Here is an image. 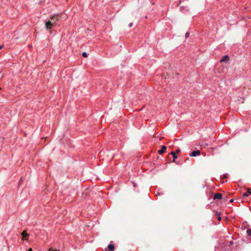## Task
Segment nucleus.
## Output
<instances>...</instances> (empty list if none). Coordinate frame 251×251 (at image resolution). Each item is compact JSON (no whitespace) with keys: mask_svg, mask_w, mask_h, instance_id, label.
<instances>
[{"mask_svg":"<svg viewBox=\"0 0 251 251\" xmlns=\"http://www.w3.org/2000/svg\"><path fill=\"white\" fill-rule=\"evenodd\" d=\"M251 193V189L250 188H248V190H247V192H246V193H244L243 194V196L244 197H247L249 196V194H250Z\"/></svg>","mask_w":251,"mask_h":251,"instance_id":"6e6552de","label":"nucleus"},{"mask_svg":"<svg viewBox=\"0 0 251 251\" xmlns=\"http://www.w3.org/2000/svg\"><path fill=\"white\" fill-rule=\"evenodd\" d=\"M233 201V199H231V200H230V202H232Z\"/></svg>","mask_w":251,"mask_h":251,"instance_id":"4be33fe9","label":"nucleus"},{"mask_svg":"<svg viewBox=\"0 0 251 251\" xmlns=\"http://www.w3.org/2000/svg\"><path fill=\"white\" fill-rule=\"evenodd\" d=\"M28 251H32V250L31 248H29L28 250Z\"/></svg>","mask_w":251,"mask_h":251,"instance_id":"412c9836","label":"nucleus"},{"mask_svg":"<svg viewBox=\"0 0 251 251\" xmlns=\"http://www.w3.org/2000/svg\"><path fill=\"white\" fill-rule=\"evenodd\" d=\"M222 198V195L221 193H216L214 195L213 199L214 200L215 199H218L221 200Z\"/></svg>","mask_w":251,"mask_h":251,"instance_id":"39448f33","label":"nucleus"},{"mask_svg":"<svg viewBox=\"0 0 251 251\" xmlns=\"http://www.w3.org/2000/svg\"><path fill=\"white\" fill-rule=\"evenodd\" d=\"M171 154L173 155V157L174 158L173 162L175 161V159L177 158V156L176 155V153L174 152H171Z\"/></svg>","mask_w":251,"mask_h":251,"instance_id":"9d476101","label":"nucleus"},{"mask_svg":"<svg viewBox=\"0 0 251 251\" xmlns=\"http://www.w3.org/2000/svg\"><path fill=\"white\" fill-rule=\"evenodd\" d=\"M215 215L217 216H219L220 215V214L219 213H218V212H216V213H215Z\"/></svg>","mask_w":251,"mask_h":251,"instance_id":"2eb2a0df","label":"nucleus"},{"mask_svg":"<svg viewBox=\"0 0 251 251\" xmlns=\"http://www.w3.org/2000/svg\"><path fill=\"white\" fill-rule=\"evenodd\" d=\"M22 240H27L26 237H27L28 236V234L26 233L25 231H24L22 233Z\"/></svg>","mask_w":251,"mask_h":251,"instance_id":"0eeeda50","label":"nucleus"},{"mask_svg":"<svg viewBox=\"0 0 251 251\" xmlns=\"http://www.w3.org/2000/svg\"><path fill=\"white\" fill-rule=\"evenodd\" d=\"M228 176V175L227 174L224 175V177L225 178H227Z\"/></svg>","mask_w":251,"mask_h":251,"instance_id":"dca6fc26","label":"nucleus"},{"mask_svg":"<svg viewBox=\"0 0 251 251\" xmlns=\"http://www.w3.org/2000/svg\"><path fill=\"white\" fill-rule=\"evenodd\" d=\"M54 26L53 24L50 22V20L48 21V22H46L45 23V27L47 29L49 30L50 29L52 26Z\"/></svg>","mask_w":251,"mask_h":251,"instance_id":"f03ea898","label":"nucleus"},{"mask_svg":"<svg viewBox=\"0 0 251 251\" xmlns=\"http://www.w3.org/2000/svg\"><path fill=\"white\" fill-rule=\"evenodd\" d=\"M167 150V147L165 146H161V149L158 151V153L159 154H163L164 152H166Z\"/></svg>","mask_w":251,"mask_h":251,"instance_id":"7ed1b4c3","label":"nucleus"},{"mask_svg":"<svg viewBox=\"0 0 251 251\" xmlns=\"http://www.w3.org/2000/svg\"><path fill=\"white\" fill-rule=\"evenodd\" d=\"M189 33L188 32H187L185 34V37L186 38H187L188 36H189Z\"/></svg>","mask_w":251,"mask_h":251,"instance_id":"f3484780","label":"nucleus"},{"mask_svg":"<svg viewBox=\"0 0 251 251\" xmlns=\"http://www.w3.org/2000/svg\"><path fill=\"white\" fill-rule=\"evenodd\" d=\"M82 56L84 57H86L87 56L86 53L85 52L82 53Z\"/></svg>","mask_w":251,"mask_h":251,"instance_id":"f8f14e48","label":"nucleus"},{"mask_svg":"<svg viewBox=\"0 0 251 251\" xmlns=\"http://www.w3.org/2000/svg\"><path fill=\"white\" fill-rule=\"evenodd\" d=\"M201 152L199 150L195 151L192 152L190 154V156L195 157L197 155H199L200 154Z\"/></svg>","mask_w":251,"mask_h":251,"instance_id":"20e7f679","label":"nucleus"},{"mask_svg":"<svg viewBox=\"0 0 251 251\" xmlns=\"http://www.w3.org/2000/svg\"><path fill=\"white\" fill-rule=\"evenodd\" d=\"M133 25V23H130L129 25H128V27H132Z\"/></svg>","mask_w":251,"mask_h":251,"instance_id":"4468645a","label":"nucleus"},{"mask_svg":"<svg viewBox=\"0 0 251 251\" xmlns=\"http://www.w3.org/2000/svg\"><path fill=\"white\" fill-rule=\"evenodd\" d=\"M229 60V57L228 55L224 56L221 60V62H227Z\"/></svg>","mask_w":251,"mask_h":251,"instance_id":"423d86ee","label":"nucleus"},{"mask_svg":"<svg viewBox=\"0 0 251 251\" xmlns=\"http://www.w3.org/2000/svg\"><path fill=\"white\" fill-rule=\"evenodd\" d=\"M107 248L110 251H113L114 250V246L112 244H110L108 246Z\"/></svg>","mask_w":251,"mask_h":251,"instance_id":"1a4fd4ad","label":"nucleus"},{"mask_svg":"<svg viewBox=\"0 0 251 251\" xmlns=\"http://www.w3.org/2000/svg\"><path fill=\"white\" fill-rule=\"evenodd\" d=\"M179 152H180V151H179V150H176V152L177 153H178Z\"/></svg>","mask_w":251,"mask_h":251,"instance_id":"aec40b11","label":"nucleus"},{"mask_svg":"<svg viewBox=\"0 0 251 251\" xmlns=\"http://www.w3.org/2000/svg\"><path fill=\"white\" fill-rule=\"evenodd\" d=\"M221 219H221V217L220 216H218V221H221Z\"/></svg>","mask_w":251,"mask_h":251,"instance_id":"a211bd4d","label":"nucleus"},{"mask_svg":"<svg viewBox=\"0 0 251 251\" xmlns=\"http://www.w3.org/2000/svg\"><path fill=\"white\" fill-rule=\"evenodd\" d=\"M247 233H248V235L251 236V228L248 229Z\"/></svg>","mask_w":251,"mask_h":251,"instance_id":"9b49d317","label":"nucleus"},{"mask_svg":"<svg viewBox=\"0 0 251 251\" xmlns=\"http://www.w3.org/2000/svg\"><path fill=\"white\" fill-rule=\"evenodd\" d=\"M49 251H59V250H53L52 248H50Z\"/></svg>","mask_w":251,"mask_h":251,"instance_id":"ddd939ff","label":"nucleus"},{"mask_svg":"<svg viewBox=\"0 0 251 251\" xmlns=\"http://www.w3.org/2000/svg\"><path fill=\"white\" fill-rule=\"evenodd\" d=\"M3 45L0 46V50L1 49H2L3 48Z\"/></svg>","mask_w":251,"mask_h":251,"instance_id":"6ab92c4d","label":"nucleus"},{"mask_svg":"<svg viewBox=\"0 0 251 251\" xmlns=\"http://www.w3.org/2000/svg\"><path fill=\"white\" fill-rule=\"evenodd\" d=\"M61 16L59 14L54 15L50 18V21L54 25L57 24V22L59 20Z\"/></svg>","mask_w":251,"mask_h":251,"instance_id":"f257e3e1","label":"nucleus"}]
</instances>
